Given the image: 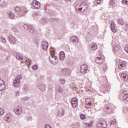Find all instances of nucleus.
I'll return each mask as SVG.
<instances>
[{"mask_svg":"<svg viewBox=\"0 0 128 128\" xmlns=\"http://www.w3.org/2000/svg\"><path fill=\"white\" fill-rule=\"evenodd\" d=\"M88 5L84 2L82 3H79L77 4L75 7V10L76 12H84L88 10Z\"/></svg>","mask_w":128,"mask_h":128,"instance_id":"obj_1","label":"nucleus"},{"mask_svg":"<svg viewBox=\"0 0 128 128\" xmlns=\"http://www.w3.org/2000/svg\"><path fill=\"white\" fill-rule=\"evenodd\" d=\"M20 80H22V76L19 75L17 76L13 82V86L14 88H18L20 84Z\"/></svg>","mask_w":128,"mask_h":128,"instance_id":"obj_2","label":"nucleus"},{"mask_svg":"<svg viewBox=\"0 0 128 128\" xmlns=\"http://www.w3.org/2000/svg\"><path fill=\"white\" fill-rule=\"evenodd\" d=\"M23 28H24V30H29V32H31V34H36V30H34L32 26H28L24 24L23 26Z\"/></svg>","mask_w":128,"mask_h":128,"instance_id":"obj_3","label":"nucleus"},{"mask_svg":"<svg viewBox=\"0 0 128 128\" xmlns=\"http://www.w3.org/2000/svg\"><path fill=\"white\" fill-rule=\"evenodd\" d=\"M49 60L52 64H56L58 62V57L52 54L51 56L49 57Z\"/></svg>","mask_w":128,"mask_h":128,"instance_id":"obj_4","label":"nucleus"},{"mask_svg":"<svg viewBox=\"0 0 128 128\" xmlns=\"http://www.w3.org/2000/svg\"><path fill=\"white\" fill-rule=\"evenodd\" d=\"M14 112L16 114H18V116H20L22 113V106H16L14 108Z\"/></svg>","mask_w":128,"mask_h":128,"instance_id":"obj_5","label":"nucleus"},{"mask_svg":"<svg viewBox=\"0 0 128 128\" xmlns=\"http://www.w3.org/2000/svg\"><path fill=\"white\" fill-rule=\"evenodd\" d=\"M108 126V123L106 122L100 120L96 124V127L97 128H106Z\"/></svg>","mask_w":128,"mask_h":128,"instance_id":"obj_6","label":"nucleus"},{"mask_svg":"<svg viewBox=\"0 0 128 128\" xmlns=\"http://www.w3.org/2000/svg\"><path fill=\"white\" fill-rule=\"evenodd\" d=\"M112 46H113V52H118L120 50V45L118 43H114V41H112Z\"/></svg>","mask_w":128,"mask_h":128,"instance_id":"obj_7","label":"nucleus"},{"mask_svg":"<svg viewBox=\"0 0 128 128\" xmlns=\"http://www.w3.org/2000/svg\"><path fill=\"white\" fill-rule=\"evenodd\" d=\"M88 70V66L86 64H83L80 67V72L82 74H86Z\"/></svg>","mask_w":128,"mask_h":128,"instance_id":"obj_8","label":"nucleus"},{"mask_svg":"<svg viewBox=\"0 0 128 128\" xmlns=\"http://www.w3.org/2000/svg\"><path fill=\"white\" fill-rule=\"evenodd\" d=\"M122 100L124 102H128V91L124 90L122 92Z\"/></svg>","mask_w":128,"mask_h":128,"instance_id":"obj_9","label":"nucleus"},{"mask_svg":"<svg viewBox=\"0 0 128 128\" xmlns=\"http://www.w3.org/2000/svg\"><path fill=\"white\" fill-rule=\"evenodd\" d=\"M32 4L34 8L36 10H38L40 8V4L38 0H34L32 2Z\"/></svg>","mask_w":128,"mask_h":128,"instance_id":"obj_10","label":"nucleus"},{"mask_svg":"<svg viewBox=\"0 0 128 128\" xmlns=\"http://www.w3.org/2000/svg\"><path fill=\"white\" fill-rule=\"evenodd\" d=\"M41 46L43 50H47L48 48V42L46 41L43 42L42 43Z\"/></svg>","mask_w":128,"mask_h":128,"instance_id":"obj_11","label":"nucleus"},{"mask_svg":"<svg viewBox=\"0 0 128 128\" xmlns=\"http://www.w3.org/2000/svg\"><path fill=\"white\" fill-rule=\"evenodd\" d=\"M71 104L73 108H76L78 106V98H72Z\"/></svg>","mask_w":128,"mask_h":128,"instance_id":"obj_12","label":"nucleus"},{"mask_svg":"<svg viewBox=\"0 0 128 128\" xmlns=\"http://www.w3.org/2000/svg\"><path fill=\"white\" fill-rule=\"evenodd\" d=\"M38 88L40 92H46V84H39L38 86Z\"/></svg>","mask_w":128,"mask_h":128,"instance_id":"obj_13","label":"nucleus"},{"mask_svg":"<svg viewBox=\"0 0 128 128\" xmlns=\"http://www.w3.org/2000/svg\"><path fill=\"white\" fill-rule=\"evenodd\" d=\"M128 64V62L126 61H122L120 66H118L119 70H124V68H126Z\"/></svg>","mask_w":128,"mask_h":128,"instance_id":"obj_14","label":"nucleus"},{"mask_svg":"<svg viewBox=\"0 0 128 128\" xmlns=\"http://www.w3.org/2000/svg\"><path fill=\"white\" fill-rule=\"evenodd\" d=\"M70 40V42H72L74 44H78V38L76 36H72Z\"/></svg>","mask_w":128,"mask_h":128,"instance_id":"obj_15","label":"nucleus"},{"mask_svg":"<svg viewBox=\"0 0 128 128\" xmlns=\"http://www.w3.org/2000/svg\"><path fill=\"white\" fill-rule=\"evenodd\" d=\"M8 40L10 44H14L16 42V37L12 36V35H10L8 36Z\"/></svg>","mask_w":128,"mask_h":128,"instance_id":"obj_16","label":"nucleus"},{"mask_svg":"<svg viewBox=\"0 0 128 128\" xmlns=\"http://www.w3.org/2000/svg\"><path fill=\"white\" fill-rule=\"evenodd\" d=\"M4 120L8 122H12V115L7 114L4 117Z\"/></svg>","mask_w":128,"mask_h":128,"instance_id":"obj_17","label":"nucleus"},{"mask_svg":"<svg viewBox=\"0 0 128 128\" xmlns=\"http://www.w3.org/2000/svg\"><path fill=\"white\" fill-rule=\"evenodd\" d=\"M96 62L98 64H102L104 62V59L102 57H97L96 60Z\"/></svg>","mask_w":128,"mask_h":128,"instance_id":"obj_18","label":"nucleus"},{"mask_svg":"<svg viewBox=\"0 0 128 128\" xmlns=\"http://www.w3.org/2000/svg\"><path fill=\"white\" fill-rule=\"evenodd\" d=\"M120 78H123L124 82H128V76H127L126 73H121Z\"/></svg>","mask_w":128,"mask_h":128,"instance_id":"obj_19","label":"nucleus"},{"mask_svg":"<svg viewBox=\"0 0 128 128\" xmlns=\"http://www.w3.org/2000/svg\"><path fill=\"white\" fill-rule=\"evenodd\" d=\"M89 48L91 50H96L98 48V47L96 46V43H92L89 46Z\"/></svg>","mask_w":128,"mask_h":128,"instance_id":"obj_20","label":"nucleus"},{"mask_svg":"<svg viewBox=\"0 0 128 128\" xmlns=\"http://www.w3.org/2000/svg\"><path fill=\"white\" fill-rule=\"evenodd\" d=\"M6 88V84L4 82L0 79V90H4Z\"/></svg>","mask_w":128,"mask_h":128,"instance_id":"obj_21","label":"nucleus"},{"mask_svg":"<svg viewBox=\"0 0 128 128\" xmlns=\"http://www.w3.org/2000/svg\"><path fill=\"white\" fill-rule=\"evenodd\" d=\"M86 105H85V107L86 108H90V106H92V102H90V100L88 98H87L86 100Z\"/></svg>","mask_w":128,"mask_h":128,"instance_id":"obj_22","label":"nucleus"},{"mask_svg":"<svg viewBox=\"0 0 128 128\" xmlns=\"http://www.w3.org/2000/svg\"><path fill=\"white\" fill-rule=\"evenodd\" d=\"M104 111L106 112V114H110L112 112V108L106 106L104 108Z\"/></svg>","mask_w":128,"mask_h":128,"instance_id":"obj_23","label":"nucleus"},{"mask_svg":"<svg viewBox=\"0 0 128 128\" xmlns=\"http://www.w3.org/2000/svg\"><path fill=\"white\" fill-rule=\"evenodd\" d=\"M60 56V60H64V58L66 56V55L64 54V52L63 51H62L59 54Z\"/></svg>","mask_w":128,"mask_h":128,"instance_id":"obj_24","label":"nucleus"},{"mask_svg":"<svg viewBox=\"0 0 128 128\" xmlns=\"http://www.w3.org/2000/svg\"><path fill=\"white\" fill-rule=\"evenodd\" d=\"M8 18H11L12 20H13L14 18V16H15L14 13L12 12H8Z\"/></svg>","mask_w":128,"mask_h":128,"instance_id":"obj_25","label":"nucleus"},{"mask_svg":"<svg viewBox=\"0 0 128 128\" xmlns=\"http://www.w3.org/2000/svg\"><path fill=\"white\" fill-rule=\"evenodd\" d=\"M111 30L113 32H116V24L114 23H112L110 24Z\"/></svg>","mask_w":128,"mask_h":128,"instance_id":"obj_26","label":"nucleus"},{"mask_svg":"<svg viewBox=\"0 0 128 128\" xmlns=\"http://www.w3.org/2000/svg\"><path fill=\"white\" fill-rule=\"evenodd\" d=\"M40 22L43 24H48V20L46 18H44L41 19Z\"/></svg>","mask_w":128,"mask_h":128,"instance_id":"obj_27","label":"nucleus"},{"mask_svg":"<svg viewBox=\"0 0 128 128\" xmlns=\"http://www.w3.org/2000/svg\"><path fill=\"white\" fill-rule=\"evenodd\" d=\"M6 6H8V2H3L0 4V8H6Z\"/></svg>","mask_w":128,"mask_h":128,"instance_id":"obj_28","label":"nucleus"},{"mask_svg":"<svg viewBox=\"0 0 128 128\" xmlns=\"http://www.w3.org/2000/svg\"><path fill=\"white\" fill-rule=\"evenodd\" d=\"M117 22L118 24H120V26H122L123 24H124L125 22L122 19H120L118 20Z\"/></svg>","mask_w":128,"mask_h":128,"instance_id":"obj_29","label":"nucleus"},{"mask_svg":"<svg viewBox=\"0 0 128 128\" xmlns=\"http://www.w3.org/2000/svg\"><path fill=\"white\" fill-rule=\"evenodd\" d=\"M34 42L36 44V46H38L40 44V40L38 38H35L34 39Z\"/></svg>","mask_w":128,"mask_h":128,"instance_id":"obj_30","label":"nucleus"},{"mask_svg":"<svg viewBox=\"0 0 128 128\" xmlns=\"http://www.w3.org/2000/svg\"><path fill=\"white\" fill-rule=\"evenodd\" d=\"M58 114L59 116H64V110H62L61 111H60Z\"/></svg>","mask_w":128,"mask_h":128,"instance_id":"obj_31","label":"nucleus"},{"mask_svg":"<svg viewBox=\"0 0 128 128\" xmlns=\"http://www.w3.org/2000/svg\"><path fill=\"white\" fill-rule=\"evenodd\" d=\"M16 58H17L18 60H22V58L20 56V55L19 53L16 54Z\"/></svg>","mask_w":128,"mask_h":128,"instance_id":"obj_32","label":"nucleus"},{"mask_svg":"<svg viewBox=\"0 0 128 128\" xmlns=\"http://www.w3.org/2000/svg\"><path fill=\"white\" fill-rule=\"evenodd\" d=\"M104 88H106V92H110V88L108 86V85L104 84Z\"/></svg>","mask_w":128,"mask_h":128,"instance_id":"obj_33","label":"nucleus"},{"mask_svg":"<svg viewBox=\"0 0 128 128\" xmlns=\"http://www.w3.org/2000/svg\"><path fill=\"white\" fill-rule=\"evenodd\" d=\"M62 72L65 74H68V68H64L62 70Z\"/></svg>","mask_w":128,"mask_h":128,"instance_id":"obj_34","label":"nucleus"},{"mask_svg":"<svg viewBox=\"0 0 128 128\" xmlns=\"http://www.w3.org/2000/svg\"><path fill=\"white\" fill-rule=\"evenodd\" d=\"M4 114V110L3 108H0V116H3Z\"/></svg>","mask_w":128,"mask_h":128,"instance_id":"obj_35","label":"nucleus"},{"mask_svg":"<svg viewBox=\"0 0 128 128\" xmlns=\"http://www.w3.org/2000/svg\"><path fill=\"white\" fill-rule=\"evenodd\" d=\"M20 7V6H17L15 8V11L16 12H20L21 10Z\"/></svg>","mask_w":128,"mask_h":128,"instance_id":"obj_36","label":"nucleus"},{"mask_svg":"<svg viewBox=\"0 0 128 128\" xmlns=\"http://www.w3.org/2000/svg\"><path fill=\"white\" fill-rule=\"evenodd\" d=\"M116 4V1L114 0H110V2L109 6H114Z\"/></svg>","mask_w":128,"mask_h":128,"instance_id":"obj_37","label":"nucleus"},{"mask_svg":"<svg viewBox=\"0 0 128 128\" xmlns=\"http://www.w3.org/2000/svg\"><path fill=\"white\" fill-rule=\"evenodd\" d=\"M26 120H27V122H30V120L32 121V116H26Z\"/></svg>","mask_w":128,"mask_h":128,"instance_id":"obj_38","label":"nucleus"},{"mask_svg":"<svg viewBox=\"0 0 128 128\" xmlns=\"http://www.w3.org/2000/svg\"><path fill=\"white\" fill-rule=\"evenodd\" d=\"M60 82L62 84H66V80H64V79H60Z\"/></svg>","mask_w":128,"mask_h":128,"instance_id":"obj_39","label":"nucleus"},{"mask_svg":"<svg viewBox=\"0 0 128 128\" xmlns=\"http://www.w3.org/2000/svg\"><path fill=\"white\" fill-rule=\"evenodd\" d=\"M0 40L2 42H4H4H6V40L4 37L0 38Z\"/></svg>","mask_w":128,"mask_h":128,"instance_id":"obj_40","label":"nucleus"},{"mask_svg":"<svg viewBox=\"0 0 128 128\" xmlns=\"http://www.w3.org/2000/svg\"><path fill=\"white\" fill-rule=\"evenodd\" d=\"M25 63L28 66H30V60L29 59L26 60Z\"/></svg>","mask_w":128,"mask_h":128,"instance_id":"obj_41","label":"nucleus"},{"mask_svg":"<svg viewBox=\"0 0 128 128\" xmlns=\"http://www.w3.org/2000/svg\"><path fill=\"white\" fill-rule=\"evenodd\" d=\"M122 4H126V6H128V0H122Z\"/></svg>","mask_w":128,"mask_h":128,"instance_id":"obj_42","label":"nucleus"},{"mask_svg":"<svg viewBox=\"0 0 128 128\" xmlns=\"http://www.w3.org/2000/svg\"><path fill=\"white\" fill-rule=\"evenodd\" d=\"M74 128H79L80 126V123L78 122L74 124Z\"/></svg>","mask_w":128,"mask_h":128,"instance_id":"obj_43","label":"nucleus"},{"mask_svg":"<svg viewBox=\"0 0 128 128\" xmlns=\"http://www.w3.org/2000/svg\"><path fill=\"white\" fill-rule=\"evenodd\" d=\"M12 30L13 32H18V30L16 27H13L12 28Z\"/></svg>","mask_w":128,"mask_h":128,"instance_id":"obj_44","label":"nucleus"},{"mask_svg":"<svg viewBox=\"0 0 128 128\" xmlns=\"http://www.w3.org/2000/svg\"><path fill=\"white\" fill-rule=\"evenodd\" d=\"M32 68L34 70H38V65H34L32 66Z\"/></svg>","mask_w":128,"mask_h":128,"instance_id":"obj_45","label":"nucleus"},{"mask_svg":"<svg viewBox=\"0 0 128 128\" xmlns=\"http://www.w3.org/2000/svg\"><path fill=\"white\" fill-rule=\"evenodd\" d=\"M24 90H25V92H26L28 90V85H24Z\"/></svg>","mask_w":128,"mask_h":128,"instance_id":"obj_46","label":"nucleus"},{"mask_svg":"<svg viewBox=\"0 0 128 128\" xmlns=\"http://www.w3.org/2000/svg\"><path fill=\"white\" fill-rule=\"evenodd\" d=\"M80 116L82 120H84V118H86V115L84 114H81Z\"/></svg>","mask_w":128,"mask_h":128,"instance_id":"obj_47","label":"nucleus"},{"mask_svg":"<svg viewBox=\"0 0 128 128\" xmlns=\"http://www.w3.org/2000/svg\"><path fill=\"white\" fill-rule=\"evenodd\" d=\"M116 120H112L110 122V124H116Z\"/></svg>","mask_w":128,"mask_h":128,"instance_id":"obj_48","label":"nucleus"},{"mask_svg":"<svg viewBox=\"0 0 128 128\" xmlns=\"http://www.w3.org/2000/svg\"><path fill=\"white\" fill-rule=\"evenodd\" d=\"M58 92H64V90L62 89V88L60 87L58 89Z\"/></svg>","mask_w":128,"mask_h":128,"instance_id":"obj_49","label":"nucleus"},{"mask_svg":"<svg viewBox=\"0 0 128 128\" xmlns=\"http://www.w3.org/2000/svg\"><path fill=\"white\" fill-rule=\"evenodd\" d=\"M30 98L28 97H24V98H22V100H28Z\"/></svg>","mask_w":128,"mask_h":128,"instance_id":"obj_50","label":"nucleus"},{"mask_svg":"<svg viewBox=\"0 0 128 128\" xmlns=\"http://www.w3.org/2000/svg\"><path fill=\"white\" fill-rule=\"evenodd\" d=\"M98 4H100L102 2V0H95Z\"/></svg>","mask_w":128,"mask_h":128,"instance_id":"obj_51","label":"nucleus"},{"mask_svg":"<svg viewBox=\"0 0 128 128\" xmlns=\"http://www.w3.org/2000/svg\"><path fill=\"white\" fill-rule=\"evenodd\" d=\"M52 128V127H50V126L46 124L45 126V128Z\"/></svg>","mask_w":128,"mask_h":128,"instance_id":"obj_52","label":"nucleus"},{"mask_svg":"<svg viewBox=\"0 0 128 128\" xmlns=\"http://www.w3.org/2000/svg\"><path fill=\"white\" fill-rule=\"evenodd\" d=\"M16 95L17 96H20V92H18V91H16Z\"/></svg>","mask_w":128,"mask_h":128,"instance_id":"obj_53","label":"nucleus"},{"mask_svg":"<svg viewBox=\"0 0 128 128\" xmlns=\"http://www.w3.org/2000/svg\"><path fill=\"white\" fill-rule=\"evenodd\" d=\"M70 88H71V90H74V88H76V86L74 85H72V86H70Z\"/></svg>","mask_w":128,"mask_h":128,"instance_id":"obj_54","label":"nucleus"},{"mask_svg":"<svg viewBox=\"0 0 128 128\" xmlns=\"http://www.w3.org/2000/svg\"><path fill=\"white\" fill-rule=\"evenodd\" d=\"M54 18H50V21L51 22H54Z\"/></svg>","mask_w":128,"mask_h":128,"instance_id":"obj_55","label":"nucleus"},{"mask_svg":"<svg viewBox=\"0 0 128 128\" xmlns=\"http://www.w3.org/2000/svg\"><path fill=\"white\" fill-rule=\"evenodd\" d=\"M38 16V13L34 14V16Z\"/></svg>","mask_w":128,"mask_h":128,"instance_id":"obj_56","label":"nucleus"},{"mask_svg":"<svg viewBox=\"0 0 128 128\" xmlns=\"http://www.w3.org/2000/svg\"><path fill=\"white\" fill-rule=\"evenodd\" d=\"M125 28H126V30H128V24H126Z\"/></svg>","mask_w":128,"mask_h":128,"instance_id":"obj_57","label":"nucleus"},{"mask_svg":"<svg viewBox=\"0 0 128 128\" xmlns=\"http://www.w3.org/2000/svg\"><path fill=\"white\" fill-rule=\"evenodd\" d=\"M67 2H70L72 0H66Z\"/></svg>","mask_w":128,"mask_h":128,"instance_id":"obj_58","label":"nucleus"},{"mask_svg":"<svg viewBox=\"0 0 128 128\" xmlns=\"http://www.w3.org/2000/svg\"><path fill=\"white\" fill-rule=\"evenodd\" d=\"M104 66H105V68H106V65H104Z\"/></svg>","mask_w":128,"mask_h":128,"instance_id":"obj_59","label":"nucleus"},{"mask_svg":"<svg viewBox=\"0 0 128 128\" xmlns=\"http://www.w3.org/2000/svg\"><path fill=\"white\" fill-rule=\"evenodd\" d=\"M0 2H1V0H0Z\"/></svg>","mask_w":128,"mask_h":128,"instance_id":"obj_60","label":"nucleus"},{"mask_svg":"<svg viewBox=\"0 0 128 128\" xmlns=\"http://www.w3.org/2000/svg\"><path fill=\"white\" fill-rule=\"evenodd\" d=\"M88 126H90V124H88Z\"/></svg>","mask_w":128,"mask_h":128,"instance_id":"obj_61","label":"nucleus"}]
</instances>
